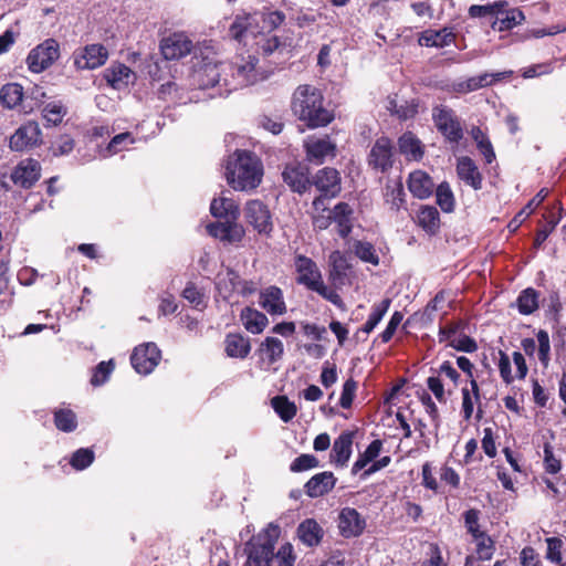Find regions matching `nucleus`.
<instances>
[{
    "label": "nucleus",
    "instance_id": "nucleus-1",
    "mask_svg": "<svg viewBox=\"0 0 566 566\" xmlns=\"http://www.w3.org/2000/svg\"><path fill=\"white\" fill-rule=\"evenodd\" d=\"M262 176V163L253 153L237 150L229 156L226 164V178L234 190L247 191L256 188Z\"/></svg>",
    "mask_w": 566,
    "mask_h": 566
},
{
    "label": "nucleus",
    "instance_id": "nucleus-2",
    "mask_svg": "<svg viewBox=\"0 0 566 566\" xmlns=\"http://www.w3.org/2000/svg\"><path fill=\"white\" fill-rule=\"evenodd\" d=\"M293 113L310 127H321L329 124L334 116L324 107L323 95L314 86L304 84L297 86L292 98Z\"/></svg>",
    "mask_w": 566,
    "mask_h": 566
},
{
    "label": "nucleus",
    "instance_id": "nucleus-3",
    "mask_svg": "<svg viewBox=\"0 0 566 566\" xmlns=\"http://www.w3.org/2000/svg\"><path fill=\"white\" fill-rule=\"evenodd\" d=\"M258 57L252 54L237 55L232 62L228 63L230 65L228 72H231V75L223 77V86L232 91L265 80L268 74L258 66Z\"/></svg>",
    "mask_w": 566,
    "mask_h": 566
},
{
    "label": "nucleus",
    "instance_id": "nucleus-4",
    "mask_svg": "<svg viewBox=\"0 0 566 566\" xmlns=\"http://www.w3.org/2000/svg\"><path fill=\"white\" fill-rule=\"evenodd\" d=\"M255 21V17H238L229 29V35L244 44L249 43V39H255V44L265 55L272 54L280 46V41L275 35L262 34L260 38L256 36L254 29L251 25V21Z\"/></svg>",
    "mask_w": 566,
    "mask_h": 566
},
{
    "label": "nucleus",
    "instance_id": "nucleus-5",
    "mask_svg": "<svg viewBox=\"0 0 566 566\" xmlns=\"http://www.w3.org/2000/svg\"><path fill=\"white\" fill-rule=\"evenodd\" d=\"M230 65L227 62H219L214 59L205 57L193 69V83L201 90L223 86V77L228 76Z\"/></svg>",
    "mask_w": 566,
    "mask_h": 566
},
{
    "label": "nucleus",
    "instance_id": "nucleus-6",
    "mask_svg": "<svg viewBox=\"0 0 566 566\" xmlns=\"http://www.w3.org/2000/svg\"><path fill=\"white\" fill-rule=\"evenodd\" d=\"M432 119L449 143L458 144L463 138V127L453 109L443 105L434 106Z\"/></svg>",
    "mask_w": 566,
    "mask_h": 566
},
{
    "label": "nucleus",
    "instance_id": "nucleus-7",
    "mask_svg": "<svg viewBox=\"0 0 566 566\" xmlns=\"http://www.w3.org/2000/svg\"><path fill=\"white\" fill-rule=\"evenodd\" d=\"M60 56V46L56 40L46 39L33 48L27 56L28 69L32 73H41L49 69Z\"/></svg>",
    "mask_w": 566,
    "mask_h": 566
},
{
    "label": "nucleus",
    "instance_id": "nucleus-8",
    "mask_svg": "<svg viewBox=\"0 0 566 566\" xmlns=\"http://www.w3.org/2000/svg\"><path fill=\"white\" fill-rule=\"evenodd\" d=\"M395 149L388 137L376 139L368 155V165L376 171L386 172L392 168Z\"/></svg>",
    "mask_w": 566,
    "mask_h": 566
},
{
    "label": "nucleus",
    "instance_id": "nucleus-9",
    "mask_svg": "<svg viewBox=\"0 0 566 566\" xmlns=\"http://www.w3.org/2000/svg\"><path fill=\"white\" fill-rule=\"evenodd\" d=\"M160 356V350L155 343H146L134 349L130 363L138 374L148 375L158 365Z\"/></svg>",
    "mask_w": 566,
    "mask_h": 566
},
{
    "label": "nucleus",
    "instance_id": "nucleus-10",
    "mask_svg": "<svg viewBox=\"0 0 566 566\" xmlns=\"http://www.w3.org/2000/svg\"><path fill=\"white\" fill-rule=\"evenodd\" d=\"M192 50V42L185 33H172L160 41V52L166 60H179Z\"/></svg>",
    "mask_w": 566,
    "mask_h": 566
},
{
    "label": "nucleus",
    "instance_id": "nucleus-11",
    "mask_svg": "<svg viewBox=\"0 0 566 566\" xmlns=\"http://www.w3.org/2000/svg\"><path fill=\"white\" fill-rule=\"evenodd\" d=\"M247 221L259 232L270 233L273 229L269 208L260 200H250L245 206Z\"/></svg>",
    "mask_w": 566,
    "mask_h": 566
},
{
    "label": "nucleus",
    "instance_id": "nucleus-12",
    "mask_svg": "<svg viewBox=\"0 0 566 566\" xmlns=\"http://www.w3.org/2000/svg\"><path fill=\"white\" fill-rule=\"evenodd\" d=\"M513 71H503L496 73H483L476 76L469 77L453 84V91L457 93H470L482 87L492 85L495 82L511 77Z\"/></svg>",
    "mask_w": 566,
    "mask_h": 566
},
{
    "label": "nucleus",
    "instance_id": "nucleus-13",
    "mask_svg": "<svg viewBox=\"0 0 566 566\" xmlns=\"http://www.w3.org/2000/svg\"><path fill=\"white\" fill-rule=\"evenodd\" d=\"M366 527L365 518L353 507H344L338 515V528L345 538L359 536Z\"/></svg>",
    "mask_w": 566,
    "mask_h": 566
},
{
    "label": "nucleus",
    "instance_id": "nucleus-14",
    "mask_svg": "<svg viewBox=\"0 0 566 566\" xmlns=\"http://www.w3.org/2000/svg\"><path fill=\"white\" fill-rule=\"evenodd\" d=\"M41 166L38 160L28 158L18 164L11 175L14 185L31 188L40 178Z\"/></svg>",
    "mask_w": 566,
    "mask_h": 566
},
{
    "label": "nucleus",
    "instance_id": "nucleus-15",
    "mask_svg": "<svg viewBox=\"0 0 566 566\" xmlns=\"http://www.w3.org/2000/svg\"><path fill=\"white\" fill-rule=\"evenodd\" d=\"M108 56L107 50L101 44H92L75 54L74 64L80 70H94L102 66Z\"/></svg>",
    "mask_w": 566,
    "mask_h": 566
},
{
    "label": "nucleus",
    "instance_id": "nucleus-16",
    "mask_svg": "<svg viewBox=\"0 0 566 566\" xmlns=\"http://www.w3.org/2000/svg\"><path fill=\"white\" fill-rule=\"evenodd\" d=\"M294 266L297 273L296 282L308 290L322 280V273L316 263L305 255L297 254L294 259Z\"/></svg>",
    "mask_w": 566,
    "mask_h": 566
},
{
    "label": "nucleus",
    "instance_id": "nucleus-17",
    "mask_svg": "<svg viewBox=\"0 0 566 566\" xmlns=\"http://www.w3.org/2000/svg\"><path fill=\"white\" fill-rule=\"evenodd\" d=\"M41 136L40 127L34 122H29L19 127L10 138V148L14 151H22L25 148L35 146Z\"/></svg>",
    "mask_w": 566,
    "mask_h": 566
},
{
    "label": "nucleus",
    "instance_id": "nucleus-18",
    "mask_svg": "<svg viewBox=\"0 0 566 566\" xmlns=\"http://www.w3.org/2000/svg\"><path fill=\"white\" fill-rule=\"evenodd\" d=\"M284 182L295 192L303 193L312 185L308 169L301 164L286 165L282 172Z\"/></svg>",
    "mask_w": 566,
    "mask_h": 566
},
{
    "label": "nucleus",
    "instance_id": "nucleus-19",
    "mask_svg": "<svg viewBox=\"0 0 566 566\" xmlns=\"http://www.w3.org/2000/svg\"><path fill=\"white\" fill-rule=\"evenodd\" d=\"M259 304L270 315H283L286 313V304L280 287L271 285L260 292Z\"/></svg>",
    "mask_w": 566,
    "mask_h": 566
},
{
    "label": "nucleus",
    "instance_id": "nucleus-20",
    "mask_svg": "<svg viewBox=\"0 0 566 566\" xmlns=\"http://www.w3.org/2000/svg\"><path fill=\"white\" fill-rule=\"evenodd\" d=\"M274 544L271 541L252 543L245 566H274Z\"/></svg>",
    "mask_w": 566,
    "mask_h": 566
},
{
    "label": "nucleus",
    "instance_id": "nucleus-21",
    "mask_svg": "<svg viewBox=\"0 0 566 566\" xmlns=\"http://www.w3.org/2000/svg\"><path fill=\"white\" fill-rule=\"evenodd\" d=\"M312 184L326 197H335L340 191V177L334 168L325 167L321 169Z\"/></svg>",
    "mask_w": 566,
    "mask_h": 566
},
{
    "label": "nucleus",
    "instance_id": "nucleus-22",
    "mask_svg": "<svg viewBox=\"0 0 566 566\" xmlns=\"http://www.w3.org/2000/svg\"><path fill=\"white\" fill-rule=\"evenodd\" d=\"M305 148L308 160L322 164L327 156H335L336 146L326 136L324 138L308 139L305 143Z\"/></svg>",
    "mask_w": 566,
    "mask_h": 566
},
{
    "label": "nucleus",
    "instance_id": "nucleus-23",
    "mask_svg": "<svg viewBox=\"0 0 566 566\" xmlns=\"http://www.w3.org/2000/svg\"><path fill=\"white\" fill-rule=\"evenodd\" d=\"M408 189L413 197L418 199H427L432 195L434 184L427 172L416 170L409 175Z\"/></svg>",
    "mask_w": 566,
    "mask_h": 566
},
{
    "label": "nucleus",
    "instance_id": "nucleus-24",
    "mask_svg": "<svg viewBox=\"0 0 566 566\" xmlns=\"http://www.w3.org/2000/svg\"><path fill=\"white\" fill-rule=\"evenodd\" d=\"M457 174L459 178L473 189L479 190L482 188V175L479 171L475 163L468 156L458 159Z\"/></svg>",
    "mask_w": 566,
    "mask_h": 566
},
{
    "label": "nucleus",
    "instance_id": "nucleus-25",
    "mask_svg": "<svg viewBox=\"0 0 566 566\" xmlns=\"http://www.w3.org/2000/svg\"><path fill=\"white\" fill-rule=\"evenodd\" d=\"M336 483L332 472L325 471L313 475L305 484V492L311 497H318L328 493Z\"/></svg>",
    "mask_w": 566,
    "mask_h": 566
},
{
    "label": "nucleus",
    "instance_id": "nucleus-26",
    "mask_svg": "<svg viewBox=\"0 0 566 566\" xmlns=\"http://www.w3.org/2000/svg\"><path fill=\"white\" fill-rule=\"evenodd\" d=\"M354 433L350 431L342 432L334 441L331 459L339 467H345L352 455Z\"/></svg>",
    "mask_w": 566,
    "mask_h": 566
},
{
    "label": "nucleus",
    "instance_id": "nucleus-27",
    "mask_svg": "<svg viewBox=\"0 0 566 566\" xmlns=\"http://www.w3.org/2000/svg\"><path fill=\"white\" fill-rule=\"evenodd\" d=\"M455 39L454 33L449 28L441 30H426L420 33L418 43L421 46L444 48L450 45Z\"/></svg>",
    "mask_w": 566,
    "mask_h": 566
},
{
    "label": "nucleus",
    "instance_id": "nucleus-28",
    "mask_svg": "<svg viewBox=\"0 0 566 566\" xmlns=\"http://www.w3.org/2000/svg\"><path fill=\"white\" fill-rule=\"evenodd\" d=\"M398 147L400 154L403 155L407 160L419 161L424 154L421 140L411 132H407L399 137Z\"/></svg>",
    "mask_w": 566,
    "mask_h": 566
},
{
    "label": "nucleus",
    "instance_id": "nucleus-29",
    "mask_svg": "<svg viewBox=\"0 0 566 566\" xmlns=\"http://www.w3.org/2000/svg\"><path fill=\"white\" fill-rule=\"evenodd\" d=\"M133 77H135L134 72L122 63L114 64L104 71V78L115 90L127 87Z\"/></svg>",
    "mask_w": 566,
    "mask_h": 566
},
{
    "label": "nucleus",
    "instance_id": "nucleus-30",
    "mask_svg": "<svg viewBox=\"0 0 566 566\" xmlns=\"http://www.w3.org/2000/svg\"><path fill=\"white\" fill-rule=\"evenodd\" d=\"M324 531L313 518L303 521L297 527V537L306 546H316L321 543Z\"/></svg>",
    "mask_w": 566,
    "mask_h": 566
},
{
    "label": "nucleus",
    "instance_id": "nucleus-31",
    "mask_svg": "<svg viewBox=\"0 0 566 566\" xmlns=\"http://www.w3.org/2000/svg\"><path fill=\"white\" fill-rule=\"evenodd\" d=\"M353 209L346 202L337 203L333 210H331L332 219L337 224L338 234L342 238H347L352 232L353 223L352 216Z\"/></svg>",
    "mask_w": 566,
    "mask_h": 566
},
{
    "label": "nucleus",
    "instance_id": "nucleus-32",
    "mask_svg": "<svg viewBox=\"0 0 566 566\" xmlns=\"http://www.w3.org/2000/svg\"><path fill=\"white\" fill-rule=\"evenodd\" d=\"M240 319L244 328L252 334L262 333L269 324L266 315L252 307H244L241 311Z\"/></svg>",
    "mask_w": 566,
    "mask_h": 566
},
{
    "label": "nucleus",
    "instance_id": "nucleus-33",
    "mask_svg": "<svg viewBox=\"0 0 566 566\" xmlns=\"http://www.w3.org/2000/svg\"><path fill=\"white\" fill-rule=\"evenodd\" d=\"M258 352L261 358L270 366L282 358L284 354V346L282 340L277 337L268 336L260 344Z\"/></svg>",
    "mask_w": 566,
    "mask_h": 566
},
{
    "label": "nucleus",
    "instance_id": "nucleus-34",
    "mask_svg": "<svg viewBox=\"0 0 566 566\" xmlns=\"http://www.w3.org/2000/svg\"><path fill=\"white\" fill-rule=\"evenodd\" d=\"M496 20L493 23L494 28L499 31H507L521 24L524 20V13L518 9L504 10V8L496 9Z\"/></svg>",
    "mask_w": 566,
    "mask_h": 566
},
{
    "label": "nucleus",
    "instance_id": "nucleus-35",
    "mask_svg": "<svg viewBox=\"0 0 566 566\" xmlns=\"http://www.w3.org/2000/svg\"><path fill=\"white\" fill-rule=\"evenodd\" d=\"M226 353L229 357L245 358L251 349L249 338L240 334H229L226 337Z\"/></svg>",
    "mask_w": 566,
    "mask_h": 566
},
{
    "label": "nucleus",
    "instance_id": "nucleus-36",
    "mask_svg": "<svg viewBox=\"0 0 566 566\" xmlns=\"http://www.w3.org/2000/svg\"><path fill=\"white\" fill-rule=\"evenodd\" d=\"M211 214L216 218H224L229 220H237L239 217V207L230 198L213 199L210 205Z\"/></svg>",
    "mask_w": 566,
    "mask_h": 566
},
{
    "label": "nucleus",
    "instance_id": "nucleus-37",
    "mask_svg": "<svg viewBox=\"0 0 566 566\" xmlns=\"http://www.w3.org/2000/svg\"><path fill=\"white\" fill-rule=\"evenodd\" d=\"M417 221L427 233L434 234L440 228V214L432 206H422L417 214Z\"/></svg>",
    "mask_w": 566,
    "mask_h": 566
},
{
    "label": "nucleus",
    "instance_id": "nucleus-38",
    "mask_svg": "<svg viewBox=\"0 0 566 566\" xmlns=\"http://www.w3.org/2000/svg\"><path fill=\"white\" fill-rule=\"evenodd\" d=\"M24 92L19 83H8L0 88V102L7 108H14L23 102Z\"/></svg>",
    "mask_w": 566,
    "mask_h": 566
},
{
    "label": "nucleus",
    "instance_id": "nucleus-39",
    "mask_svg": "<svg viewBox=\"0 0 566 566\" xmlns=\"http://www.w3.org/2000/svg\"><path fill=\"white\" fill-rule=\"evenodd\" d=\"M518 312L523 315H530L538 308V292L533 287L523 290L517 300Z\"/></svg>",
    "mask_w": 566,
    "mask_h": 566
},
{
    "label": "nucleus",
    "instance_id": "nucleus-40",
    "mask_svg": "<svg viewBox=\"0 0 566 566\" xmlns=\"http://www.w3.org/2000/svg\"><path fill=\"white\" fill-rule=\"evenodd\" d=\"M382 442L378 439L370 442L367 449L359 454L352 468V473L356 474L360 470L365 469L368 463L373 462L380 453Z\"/></svg>",
    "mask_w": 566,
    "mask_h": 566
},
{
    "label": "nucleus",
    "instance_id": "nucleus-41",
    "mask_svg": "<svg viewBox=\"0 0 566 566\" xmlns=\"http://www.w3.org/2000/svg\"><path fill=\"white\" fill-rule=\"evenodd\" d=\"M274 411L284 421L289 422L296 416V406L285 396H276L271 400Z\"/></svg>",
    "mask_w": 566,
    "mask_h": 566
},
{
    "label": "nucleus",
    "instance_id": "nucleus-42",
    "mask_svg": "<svg viewBox=\"0 0 566 566\" xmlns=\"http://www.w3.org/2000/svg\"><path fill=\"white\" fill-rule=\"evenodd\" d=\"M391 301L389 298L382 300L380 303L375 304L373 306L371 313L368 316L367 322L361 327V331L366 334H369L375 329V327L379 324V322L382 319L385 314L387 313Z\"/></svg>",
    "mask_w": 566,
    "mask_h": 566
},
{
    "label": "nucleus",
    "instance_id": "nucleus-43",
    "mask_svg": "<svg viewBox=\"0 0 566 566\" xmlns=\"http://www.w3.org/2000/svg\"><path fill=\"white\" fill-rule=\"evenodd\" d=\"M56 428L64 432H72L77 427L75 413L70 409H60L54 412Z\"/></svg>",
    "mask_w": 566,
    "mask_h": 566
},
{
    "label": "nucleus",
    "instance_id": "nucleus-44",
    "mask_svg": "<svg viewBox=\"0 0 566 566\" xmlns=\"http://www.w3.org/2000/svg\"><path fill=\"white\" fill-rule=\"evenodd\" d=\"M437 203L444 212H452L454 209L453 192L448 182H441L436 190Z\"/></svg>",
    "mask_w": 566,
    "mask_h": 566
},
{
    "label": "nucleus",
    "instance_id": "nucleus-45",
    "mask_svg": "<svg viewBox=\"0 0 566 566\" xmlns=\"http://www.w3.org/2000/svg\"><path fill=\"white\" fill-rule=\"evenodd\" d=\"M385 196L392 210H399L405 203V190L400 182L387 185Z\"/></svg>",
    "mask_w": 566,
    "mask_h": 566
},
{
    "label": "nucleus",
    "instance_id": "nucleus-46",
    "mask_svg": "<svg viewBox=\"0 0 566 566\" xmlns=\"http://www.w3.org/2000/svg\"><path fill=\"white\" fill-rule=\"evenodd\" d=\"M355 254L364 262L371 263L373 265L379 264V256L376 253L374 245L369 242L357 241L354 244Z\"/></svg>",
    "mask_w": 566,
    "mask_h": 566
},
{
    "label": "nucleus",
    "instance_id": "nucleus-47",
    "mask_svg": "<svg viewBox=\"0 0 566 566\" xmlns=\"http://www.w3.org/2000/svg\"><path fill=\"white\" fill-rule=\"evenodd\" d=\"M42 112L45 120L53 125L60 124L66 115V108L61 102H51L46 104Z\"/></svg>",
    "mask_w": 566,
    "mask_h": 566
},
{
    "label": "nucleus",
    "instance_id": "nucleus-48",
    "mask_svg": "<svg viewBox=\"0 0 566 566\" xmlns=\"http://www.w3.org/2000/svg\"><path fill=\"white\" fill-rule=\"evenodd\" d=\"M476 544V555L480 560H490L494 554V542L486 534L473 538Z\"/></svg>",
    "mask_w": 566,
    "mask_h": 566
},
{
    "label": "nucleus",
    "instance_id": "nucleus-49",
    "mask_svg": "<svg viewBox=\"0 0 566 566\" xmlns=\"http://www.w3.org/2000/svg\"><path fill=\"white\" fill-rule=\"evenodd\" d=\"M93 461L94 452L88 448H81L73 453L70 464L75 470H84L88 468Z\"/></svg>",
    "mask_w": 566,
    "mask_h": 566
},
{
    "label": "nucleus",
    "instance_id": "nucleus-50",
    "mask_svg": "<svg viewBox=\"0 0 566 566\" xmlns=\"http://www.w3.org/2000/svg\"><path fill=\"white\" fill-rule=\"evenodd\" d=\"M536 338L538 342V359L542 363L544 367H547L551 360L549 354H551V343H549V335L546 331L539 329L536 334Z\"/></svg>",
    "mask_w": 566,
    "mask_h": 566
},
{
    "label": "nucleus",
    "instance_id": "nucleus-51",
    "mask_svg": "<svg viewBox=\"0 0 566 566\" xmlns=\"http://www.w3.org/2000/svg\"><path fill=\"white\" fill-rule=\"evenodd\" d=\"M311 291L318 293L323 298L339 308L344 306V302L339 294L335 290L327 287L323 280H319L314 286H311Z\"/></svg>",
    "mask_w": 566,
    "mask_h": 566
},
{
    "label": "nucleus",
    "instance_id": "nucleus-52",
    "mask_svg": "<svg viewBox=\"0 0 566 566\" xmlns=\"http://www.w3.org/2000/svg\"><path fill=\"white\" fill-rule=\"evenodd\" d=\"M446 301V292L440 291L436 296L426 305L421 313V322L424 324L431 323L434 318V313L438 311L439 305Z\"/></svg>",
    "mask_w": 566,
    "mask_h": 566
},
{
    "label": "nucleus",
    "instance_id": "nucleus-53",
    "mask_svg": "<svg viewBox=\"0 0 566 566\" xmlns=\"http://www.w3.org/2000/svg\"><path fill=\"white\" fill-rule=\"evenodd\" d=\"M114 369V364L112 360L109 361H101L94 370V374L91 378V384L93 386H101L105 384Z\"/></svg>",
    "mask_w": 566,
    "mask_h": 566
},
{
    "label": "nucleus",
    "instance_id": "nucleus-54",
    "mask_svg": "<svg viewBox=\"0 0 566 566\" xmlns=\"http://www.w3.org/2000/svg\"><path fill=\"white\" fill-rule=\"evenodd\" d=\"M507 6L506 1H495L491 4L486 6H478L473 4L469 9V14L472 18H482L486 15L495 14L496 9L499 8H505Z\"/></svg>",
    "mask_w": 566,
    "mask_h": 566
},
{
    "label": "nucleus",
    "instance_id": "nucleus-55",
    "mask_svg": "<svg viewBox=\"0 0 566 566\" xmlns=\"http://www.w3.org/2000/svg\"><path fill=\"white\" fill-rule=\"evenodd\" d=\"M479 517L480 511L475 509L464 512V524L468 533L471 534L473 538L479 537L480 534H485V532L480 530Z\"/></svg>",
    "mask_w": 566,
    "mask_h": 566
},
{
    "label": "nucleus",
    "instance_id": "nucleus-56",
    "mask_svg": "<svg viewBox=\"0 0 566 566\" xmlns=\"http://www.w3.org/2000/svg\"><path fill=\"white\" fill-rule=\"evenodd\" d=\"M318 460L312 454H301L291 463L292 472H302L318 467Z\"/></svg>",
    "mask_w": 566,
    "mask_h": 566
},
{
    "label": "nucleus",
    "instance_id": "nucleus-57",
    "mask_svg": "<svg viewBox=\"0 0 566 566\" xmlns=\"http://www.w3.org/2000/svg\"><path fill=\"white\" fill-rule=\"evenodd\" d=\"M544 465L545 471L551 474H556L560 471V461L555 457L553 447L546 442L544 444Z\"/></svg>",
    "mask_w": 566,
    "mask_h": 566
},
{
    "label": "nucleus",
    "instance_id": "nucleus-58",
    "mask_svg": "<svg viewBox=\"0 0 566 566\" xmlns=\"http://www.w3.org/2000/svg\"><path fill=\"white\" fill-rule=\"evenodd\" d=\"M275 564L274 566H293L295 556L293 555V547L291 544H284L280 547L276 554H274Z\"/></svg>",
    "mask_w": 566,
    "mask_h": 566
},
{
    "label": "nucleus",
    "instance_id": "nucleus-59",
    "mask_svg": "<svg viewBox=\"0 0 566 566\" xmlns=\"http://www.w3.org/2000/svg\"><path fill=\"white\" fill-rule=\"evenodd\" d=\"M356 389H357V382L352 378L347 379L345 381V384L343 385L339 405L344 409H347L352 406Z\"/></svg>",
    "mask_w": 566,
    "mask_h": 566
},
{
    "label": "nucleus",
    "instance_id": "nucleus-60",
    "mask_svg": "<svg viewBox=\"0 0 566 566\" xmlns=\"http://www.w3.org/2000/svg\"><path fill=\"white\" fill-rule=\"evenodd\" d=\"M182 296L196 308L205 307L203 294L193 285L188 284L182 291Z\"/></svg>",
    "mask_w": 566,
    "mask_h": 566
},
{
    "label": "nucleus",
    "instance_id": "nucleus-61",
    "mask_svg": "<svg viewBox=\"0 0 566 566\" xmlns=\"http://www.w3.org/2000/svg\"><path fill=\"white\" fill-rule=\"evenodd\" d=\"M74 148V140L69 135L60 136L52 145L54 156H63L70 154Z\"/></svg>",
    "mask_w": 566,
    "mask_h": 566
},
{
    "label": "nucleus",
    "instance_id": "nucleus-62",
    "mask_svg": "<svg viewBox=\"0 0 566 566\" xmlns=\"http://www.w3.org/2000/svg\"><path fill=\"white\" fill-rule=\"evenodd\" d=\"M449 346L452 348L464 352V353H473L478 349L476 342L470 336L463 335L459 338H453L449 342Z\"/></svg>",
    "mask_w": 566,
    "mask_h": 566
},
{
    "label": "nucleus",
    "instance_id": "nucleus-63",
    "mask_svg": "<svg viewBox=\"0 0 566 566\" xmlns=\"http://www.w3.org/2000/svg\"><path fill=\"white\" fill-rule=\"evenodd\" d=\"M499 370L501 378L505 384H512L514 381L515 376L512 375L511 370V359L509 355L502 350L499 352Z\"/></svg>",
    "mask_w": 566,
    "mask_h": 566
},
{
    "label": "nucleus",
    "instance_id": "nucleus-64",
    "mask_svg": "<svg viewBox=\"0 0 566 566\" xmlns=\"http://www.w3.org/2000/svg\"><path fill=\"white\" fill-rule=\"evenodd\" d=\"M134 142L132 135L129 133H122L112 138L107 146V151L109 154H116L123 150L128 144Z\"/></svg>",
    "mask_w": 566,
    "mask_h": 566
}]
</instances>
